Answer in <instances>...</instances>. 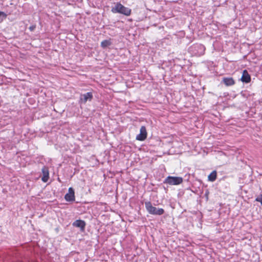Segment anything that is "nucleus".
Instances as JSON below:
<instances>
[{
	"instance_id": "nucleus-1",
	"label": "nucleus",
	"mask_w": 262,
	"mask_h": 262,
	"mask_svg": "<svg viewBox=\"0 0 262 262\" xmlns=\"http://www.w3.org/2000/svg\"><path fill=\"white\" fill-rule=\"evenodd\" d=\"M145 207L147 211L150 214L161 215L165 213V210L163 208L153 206L150 201H146L145 202Z\"/></svg>"
},
{
	"instance_id": "nucleus-2",
	"label": "nucleus",
	"mask_w": 262,
	"mask_h": 262,
	"mask_svg": "<svg viewBox=\"0 0 262 262\" xmlns=\"http://www.w3.org/2000/svg\"><path fill=\"white\" fill-rule=\"evenodd\" d=\"M112 12L114 13H118L129 16L131 13V9L124 7L120 3H117L115 6L112 8Z\"/></svg>"
},
{
	"instance_id": "nucleus-3",
	"label": "nucleus",
	"mask_w": 262,
	"mask_h": 262,
	"mask_svg": "<svg viewBox=\"0 0 262 262\" xmlns=\"http://www.w3.org/2000/svg\"><path fill=\"white\" fill-rule=\"evenodd\" d=\"M183 182V178L182 177L168 176L164 180L163 183L170 185H178L182 183Z\"/></svg>"
},
{
	"instance_id": "nucleus-4",
	"label": "nucleus",
	"mask_w": 262,
	"mask_h": 262,
	"mask_svg": "<svg viewBox=\"0 0 262 262\" xmlns=\"http://www.w3.org/2000/svg\"><path fill=\"white\" fill-rule=\"evenodd\" d=\"M64 199L67 202H73L75 201V190L71 187L68 189V192L64 195Z\"/></svg>"
},
{
	"instance_id": "nucleus-5",
	"label": "nucleus",
	"mask_w": 262,
	"mask_h": 262,
	"mask_svg": "<svg viewBox=\"0 0 262 262\" xmlns=\"http://www.w3.org/2000/svg\"><path fill=\"white\" fill-rule=\"evenodd\" d=\"M86 225L85 222L81 219L76 220L72 223L73 227L79 228L81 232L85 231Z\"/></svg>"
},
{
	"instance_id": "nucleus-6",
	"label": "nucleus",
	"mask_w": 262,
	"mask_h": 262,
	"mask_svg": "<svg viewBox=\"0 0 262 262\" xmlns=\"http://www.w3.org/2000/svg\"><path fill=\"white\" fill-rule=\"evenodd\" d=\"M56 136V141L60 144H63L69 138V136L66 135L64 132H58V134Z\"/></svg>"
},
{
	"instance_id": "nucleus-7",
	"label": "nucleus",
	"mask_w": 262,
	"mask_h": 262,
	"mask_svg": "<svg viewBox=\"0 0 262 262\" xmlns=\"http://www.w3.org/2000/svg\"><path fill=\"white\" fill-rule=\"evenodd\" d=\"M41 172L42 174L41 180L42 182L46 183L49 179V171L48 167L46 166H43L41 169Z\"/></svg>"
},
{
	"instance_id": "nucleus-8",
	"label": "nucleus",
	"mask_w": 262,
	"mask_h": 262,
	"mask_svg": "<svg viewBox=\"0 0 262 262\" xmlns=\"http://www.w3.org/2000/svg\"><path fill=\"white\" fill-rule=\"evenodd\" d=\"M92 98V93L91 92H88L85 94L81 95L80 100L81 103H85L88 101H91Z\"/></svg>"
},
{
	"instance_id": "nucleus-9",
	"label": "nucleus",
	"mask_w": 262,
	"mask_h": 262,
	"mask_svg": "<svg viewBox=\"0 0 262 262\" xmlns=\"http://www.w3.org/2000/svg\"><path fill=\"white\" fill-rule=\"evenodd\" d=\"M241 80L245 83H248L251 80V77L246 70H244L243 72V75L241 77Z\"/></svg>"
},
{
	"instance_id": "nucleus-10",
	"label": "nucleus",
	"mask_w": 262,
	"mask_h": 262,
	"mask_svg": "<svg viewBox=\"0 0 262 262\" xmlns=\"http://www.w3.org/2000/svg\"><path fill=\"white\" fill-rule=\"evenodd\" d=\"M147 137V132H140L136 136V139L138 141H143L146 139Z\"/></svg>"
},
{
	"instance_id": "nucleus-11",
	"label": "nucleus",
	"mask_w": 262,
	"mask_h": 262,
	"mask_svg": "<svg viewBox=\"0 0 262 262\" xmlns=\"http://www.w3.org/2000/svg\"><path fill=\"white\" fill-rule=\"evenodd\" d=\"M217 178V172L216 170L212 171L208 176V180L210 182H214Z\"/></svg>"
},
{
	"instance_id": "nucleus-12",
	"label": "nucleus",
	"mask_w": 262,
	"mask_h": 262,
	"mask_svg": "<svg viewBox=\"0 0 262 262\" xmlns=\"http://www.w3.org/2000/svg\"><path fill=\"white\" fill-rule=\"evenodd\" d=\"M223 82L226 86H231L234 84V81L232 78H224Z\"/></svg>"
},
{
	"instance_id": "nucleus-13",
	"label": "nucleus",
	"mask_w": 262,
	"mask_h": 262,
	"mask_svg": "<svg viewBox=\"0 0 262 262\" xmlns=\"http://www.w3.org/2000/svg\"><path fill=\"white\" fill-rule=\"evenodd\" d=\"M111 44V42L110 41L107 40H104L102 41L101 43V46L103 48H105L108 46H110Z\"/></svg>"
},
{
	"instance_id": "nucleus-14",
	"label": "nucleus",
	"mask_w": 262,
	"mask_h": 262,
	"mask_svg": "<svg viewBox=\"0 0 262 262\" xmlns=\"http://www.w3.org/2000/svg\"><path fill=\"white\" fill-rule=\"evenodd\" d=\"M255 201L259 202L261 205L262 206V194H260L258 196H257L255 198Z\"/></svg>"
},
{
	"instance_id": "nucleus-15",
	"label": "nucleus",
	"mask_w": 262,
	"mask_h": 262,
	"mask_svg": "<svg viewBox=\"0 0 262 262\" xmlns=\"http://www.w3.org/2000/svg\"><path fill=\"white\" fill-rule=\"evenodd\" d=\"M190 174H188V175L186 174L185 176L184 179H183V180H184L185 181L188 182L189 178H190Z\"/></svg>"
},
{
	"instance_id": "nucleus-16",
	"label": "nucleus",
	"mask_w": 262,
	"mask_h": 262,
	"mask_svg": "<svg viewBox=\"0 0 262 262\" xmlns=\"http://www.w3.org/2000/svg\"><path fill=\"white\" fill-rule=\"evenodd\" d=\"M209 192L208 190H206V191L205 192L204 195L206 197V200L208 201V195H209Z\"/></svg>"
},
{
	"instance_id": "nucleus-17",
	"label": "nucleus",
	"mask_w": 262,
	"mask_h": 262,
	"mask_svg": "<svg viewBox=\"0 0 262 262\" xmlns=\"http://www.w3.org/2000/svg\"><path fill=\"white\" fill-rule=\"evenodd\" d=\"M35 28H36V26L32 25V26H30L29 29L31 31H33Z\"/></svg>"
},
{
	"instance_id": "nucleus-18",
	"label": "nucleus",
	"mask_w": 262,
	"mask_h": 262,
	"mask_svg": "<svg viewBox=\"0 0 262 262\" xmlns=\"http://www.w3.org/2000/svg\"><path fill=\"white\" fill-rule=\"evenodd\" d=\"M140 131H146V128L144 126H142L140 129Z\"/></svg>"
},
{
	"instance_id": "nucleus-19",
	"label": "nucleus",
	"mask_w": 262,
	"mask_h": 262,
	"mask_svg": "<svg viewBox=\"0 0 262 262\" xmlns=\"http://www.w3.org/2000/svg\"><path fill=\"white\" fill-rule=\"evenodd\" d=\"M0 16H3L4 17H5L6 14L3 12H0Z\"/></svg>"
},
{
	"instance_id": "nucleus-20",
	"label": "nucleus",
	"mask_w": 262,
	"mask_h": 262,
	"mask_svg": "<svg viewBox=\"0 0 262 262\" xmlns=\"http://www.w3.org/2000/svg\"><path fill=\"white\" fill-rule=\"evenodd\" d=\"M57 180L58 182H59L60 183H62L61 181L60 180V178H58L57 179Z\"/></svg>"
},
{
	"instance_id": "nucleus-21",
	"label": "nucleus",
	"mask_w": 262,
	"mask_h": 262,
	"mask_svg": "<svg viewBox=\"0 0 262 262\" xmlns=\"http://www.w3.org/2000/svg\"><path fill=\"white\" fill-rule=\"evenodd\" d=\"M47 133H50L51 134H52L53 133H54V132H47Z\"/></svg>"
},
{
	"instance_id": "nucleus-22",
	"label": "nucleus",
	"mask_w": 262,
	"mask_h": 262,
	"mask_svg": "<svg viewBox=\"0 0 262 262\" xmlns=\"http://www.w3.org/2000/svg\"><path fill=\"white\" fill-rule=\"evenodd\" d=\"M187 190H191L190 187L187 188Z\"/></svg>"
},
{
	"instance_id": "nucleus-23",
	"label": "nucleus",
	"mask_w": 262,
	"mask_h": 262,
	"mask_svg": "<svg viewBox=\"0 0 262 262\" xmlns=\"http://www.w3.org/2000/svg\"><path fill=\"white\" fill-rule=\"evenodd\" d=\"M72 132H68L69 134H71Z\"/></svg>"
}]
</instances>
